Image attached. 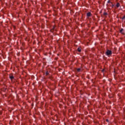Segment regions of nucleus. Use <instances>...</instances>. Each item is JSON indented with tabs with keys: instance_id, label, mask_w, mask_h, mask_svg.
Returning a JSON list of instances; mask_svg holds the SVG:
<instances>
[{
	"instance_id": "8",
	"label": "nucleus",
	"mask_w": 125,
	"mask_h": 125,
	"mask_svg": "<svg viewBox=\"0 0 125 125\" xmlns=\"http://www.w3.org/2000/svg\"><path fill=\"white\" fill-rule=\"evenodd\" d=\"M104 15H107V13H104Z\"/></svg>"
},
{
	"instance_id": "3",
	"label": "nucleus",
	"mask_w": 125,
	"mask_h": 125,
	"mask_svg": "<svg viewBox=\"0 0 125 125\" xmlns=\"http://www.w3.org/2000/svg\"><path fill=\"white\" fill-rule=\"evenodd\" d=\"M123 31H124L123 29H121L120 30V33H121V34H124V32H123Z\"/></svg>"
},
{
	"instance_id": "1",
	"label": "nucleus",
	"mask_w": 125,
	"mask_h": 125,
	"mask_svg": "<svg viewBox=\"0 0 125 125\" xmlns=\"http://www.w3.org/2000/svg\"><path fill=\"white\" fill-rule=\"evenodd\" d=\"M106 55H111V54H112V51H110V50H107L106 52Z\"/></svg>"
},
{
	"instance_id": "10",
	"label": "nucleus",
	"mask_w": 125,
	"mask_h": 125,
	"mask_svg": "<svg viewBox=\"0 0 125 125\" xmlns=\"http://www.w3.org/2000/svg\"><path fill=\"white\" fill-rule=\"evenodd\" d=\"M106 122H108V120H106Z\"/></svg>"
},
{
	"instance_id": "5",
	"label": "nucleus",
	"mask_w": 125,
	"mask_h": 125,
	"mask_svg": "<svg viewBox=\"0 0 125 125\" xmlns=\"http://www.w3.org/2000/svg\"><path fill=\"white\" fill-rule=\"evenodd\" d=\"M117 7H119V6H120V4L119 3H117L116 5Z\"/></svg>"
},
{
	"instance_id": "7",
	"label": "nucleus",
	"mask_w": 125,
	"mask_h": 125,
	"mask_svg": "<svg viewBox=\"0 0 125 125\" xmlns=\"http://www.w3.org/2000/svg\"><path fill=\"white\" fill-rule=\"evenodd\" d=\"M77 71L78 72H80V71H81V69L80 68L77 69Z\"/></svg>"
},
{
	"instance_id": "12",
	"label": "nucleus",
	"mask_w": 125,
	"mask_h": 125,
	"mask_svg": "<svg viewBox=\"0 0 125 125\" xmlns=\"http://www.w3.org/2000/svg\"><path fill=\"white\" fill-rule=\"evenodd\" d=\"M125 18V17H124L123 18V19H124Z\"/></svg>"
},
{
	"instance_id": "4",
	"label": "nucleus",
	"mask_w": 125,
	"mask_h": 125,
	"mask_svg": "<svg viewBox=\"0 0 125 125\" xmlns=\"http://www.w3.org/2000/svg\"><path fill=\"white\" fill-rule=\"evenodd\" d=\"M10 78L11 79V80L13 79V76H10Z\"/></svg>"
},
{
	"instance_id": "11",
	"label": "nucleus",
	"mask_w": 125,
	"mask_h": 125,
	"mask_svg": "<svg viewBox=\"0 0 125 125\" xmlns=\"http://www.w3.org/2000/svg\"><path fill=\"white\" fill-rule=\"evenodd\" d=\"M103 71L104 72V70H103Z\"/></svg>"
},
{
	"instance_id": "6",
	"label": "nucleus",
	"mask_w": 125,
	"mask_h": 125,
	"mask_svg": "<svg viewBox=\"0 0 125 125\" xmlns=\"http://www.w3.org/2000/svg\"><path fill=\"white\" fill-rule=\"evenodd\" d=\"M78 51H79V52H81V48H78Z\"/></svg>"
},
{
	"instance_id": "2",
	"label": "nucleus",
	"mask_w": 125,
	"mask_h": 125,
	"mask_svg": "<svg viewBox=\"0 0 125 125\" xmlns=\"http://www.w3.org/2000/svg\"><path fill=\"white\" fill-rule=\"evenodd\" d=\"M91 15V13H90V12L87 13V16L88 17H89V16H90Z\"/></svg>"
},
{
	"instance_id": "9",
	"label": "nucleus",
	"mask_w": 125,
	"mask_h": 125,
	"mask_svg": "<svg viewBox=\"0 0 125 125\" xmlns=\"http://www.w3.org/2000/svg\"><path fill=\"white\" fill-rule=\"evenodd\" d=\"M46 75H48V72H46Z\"/></svg>"
}]
</instances>
